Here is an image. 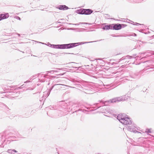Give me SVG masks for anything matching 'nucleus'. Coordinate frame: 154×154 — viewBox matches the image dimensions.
Masks as SVG:
<instances>
[{"label":"nucleus","mask_w":154,"mask_h":154,"mask_svg":"<svg viewBox=\"0 0 154 154\" xmlns=\"http://www.w3.org/2000/svg\"><path fill=\"white\" fill-rule=\"evenodd\" d=\"M117 119L122 123L124 125H130L131 123L130 119L127 117H124L121 115H119L117 116Z\"/></svg>","instance_id":"obj_1"},{"label":"nucleus","mask_w":154,"mask_h":154,"mask_svg":"<svg viewBox=\"0 0 154 154\" xmlns=\"http://www.w3.org/2000/svg\"><path fill=\"white\" fill-rule=\"evenodd\" d=\"M93 12V11L91 9H81L79 10L78 13L79 14L89 15L92 13Z\"/></svg>","instance_id":"obj_2"},{"label":"nucleus","mask_w":154,"mask_h":154,"mask_svg":"<svg viewBox=\"0 0 154 154\" xmlns=\"http://www.w3.org/2000/svg\"><path fill=\"white\" fill-rule=\"evenodd\" d=\"M112 29L117 30L120 29L122 28V26L120 24H112Z\"/></svg>","instance_id":"obj_3"},{"label":"nucleus","mask_w":154,"mask_h":154,"mask_svg":"<svg viewBox=\"0 0 154 154\" xmlns=\"http://www.w3.org/2000/svg\"><path fill=\"white\" fill-rule=\"evenodd\" d=\"M112 24L105 25L103 27V29H104L108 30L109 29H112Z\"/></svg>","instance_id":"obj_4"},{"label":"nucleus","mask_w":154,"mask_h":154,"mask_svg":"<svg viewBox=\"0 0 154 154\" xmlns=\"http://www.w3.org/2000/svg\"><path fill=\"white\" fill-rule=\"evenodd\" d=\"M0 17L2 19H4L8 18L9 17V15L8 14H2L0 15Z\"/></svg>","instance_id":"obj_5"},{"label":"nucleus","mask_w":154,"mask_h":154,"mask_svg":"<svg viewBox=\"0 0 154 154\" xmlns=\"http://www.w3.org/2000/svg\"><path fill=\"white\" fill-rule=\"evenodd\" d=\"M60 10H66L68 9V8L66 5H60L58 8Z\"/></svg>","instance_id":"obj_6"},{"label":"nucleus","mask_w":154,"mask_h":154,"mask_svg":"<svg viewBox=\"0 0 154 154\" xmlns=\"http://www.w3.org/2000/svg\"><path fill=\"white\" fill-rule=\"evenodd\" d=\"M75 44L76 43L69 44V48H71L75 47Z\"/></svg>","instance_id":"obj_7"},{"label":"nucleus","mask_w":154,"mask_h":154,"mask_svg":"<svg viewBox=\"0 0 154 154\" xmlns=\"http://www.w3.org/2000/svg\"><path fill=\"white\" fill-rule=\"evenodd\" d=\"M152 132V131L151 129H147L146 131V132L147 133H151Z\"/></svg>","instance_id":"obj_8"},{"label":"nucleus","mask_w":154,"mask_h":154,"mask_svg":"<svg viewBox=\"0 0 154 154\" xmlns=\"http://www.w3.org/2000/svg\"><path fill=\"white\" fill-rule=\"evenodd\" d=\"M69 44H66L64 45L65 48H69Z\"/></svg>","instance_id":"obj_9"},{"label":"nucleus","mask_w":154,"mask_h":154,"mask_svg":"<svg viewBox=\"0 0 154 154\" xmlns=\"http://www.w3.org/2000/svg\"><path fill=\"white\" fill-rule=\"evenodd\" d=\"M12 150L8 149V152L9 153H12Z\"/></svg>","instance_id":"obj_10"},{"label":"nucleus","mask_w":154,"mask_h":154,"mask_svg":"<svg viewBox=\"0 0 154 154\" xmlns=\"http://www.w3.org/2000/svg\"><path fill=\"white\" fill-rule=\"evenodd\" d=\"M15 18L20 20H21L20 18V17H19L16 16L15 17Z\"/></svg>","instance_id":"obj_11"},{"label":"nucleus","mask_w":154,"mask_h":154,"mask_svg":"<svg viewBox=\"0 0 154 154\" xmlns=\"http://www.w3.org/2000/svg\"><path fill=\"white\" fill-rule=\"evenodd\" d=\"M12 151L15 152H17V151L16 150H15L14 149L12 150Z\"/></svg>","instance_id":"obj_12"},{"label":"nucleus","mask_w":154,"mask_h":154,"mask_svg":"<svg viewBox=\"0 0 154 154\" xmlns=\"http://www.w3.org/2000/svg\"><path fill=\"white\" fill-rule=\"evenodd\" d=\"M134 132V133H136V132H138V133H139L137 131H133Z\"/></svg>","instance_id":"obj_13"}]
</instances>
